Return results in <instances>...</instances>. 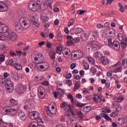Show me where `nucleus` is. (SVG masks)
<instances>
[{
    "instance_id": "6ab92c4d",
    "label": "nucleus",
    "mask_w": 127,
    "mask_h": 127,
    "mask_svg": "<svg viewBox=\"0 0 127 127\" xmlns=\"http://www.w3.org/2000/svg\"><path fill=\"white\" fill-rule=\"evenodd\" d=\"M6 65H10V66H13L14 64H13V60L10 59L7 60L6 62Z\"/></svg>"
},
{
    "instance_id": "dca6fc26",
    "label": "nucleus",
    "mask_w": 127,
    "mask_h": 127,
    "mask_svg": "<svg viewBox=\"0 0 127 127\" xmlns=\"http://www.w3.org/2000/svg\"><path fill=\"white\" fill-rule=\"evenodd\" d=\"M32 23L34 25H35V26H36L37 27H39V26H40V24H39V22L36 21L35 18L32 19Z\"/></svg>"
},
{
    "instance_id": "39448f33",
    "label": "nucleus",
    "mask_w": 127,
    "mask_h": 127,
    "mask_svg": "<svg viewBox=\"0 0 127 127\" xmlns=\"http://www.w3.org/2000/svg\"><path fill=\"white\" fill-rule=\"evenodd\" d=\"M108 45L116 51L120 50V43L117 41L112 42V38L108 39Z\"/></svg>"
},
{
    "instance_id": "4c0bfd02",
    "label": "nucleus",
    "mask_w": 127,
    "mask_h": 127,
    "mask_svg": "<svg viewBox=\"0 0 127 127\" xmlns=\"http://www.w3.org/2000/svg\"><path fill=\"white\" fill-rule=\"evenodd\" d=\"M85 12H87V11H85V10H81L80 9L77 11V13L78 14H80V15H82L85 13Z\"/></svg>"
},
{
    "instance_id": "338daca9",
    "label": "nucleus",
    "mask_w": 127,
    "mask_h": 127,
    "mask_svg": "<svg viewBox=\"0 0 127 127\" xmlns=\"http://www.w3.org/2000/svg\"><path fill=\"white\" fill-rule=\"evenodd\" d=\"M76 97L78 99H82V95L80 93L76 94Z\"/></svg>"
},
{
    "instance_id": "0eeeda50",
    "label": "nucleus",
    "mask_w": 127,
    "mask_h": 127,
    "mask_svg": "<svg viewBox=\"0 0 127 127\" xmlns=\"http://www.w3.org/2000/svg\"><path fill=\"white\" fill-rule=\"evenodd\" d=\"M62 109H67V111H68L69 114H71L73 111L71 108V105H68L66 102H63L60 106Z\"/></svg>"
},
{
    "instance_id": "864d4df0",
    "label": "nucleus",
    "mask_w": 127,
    "mask_h": 127,
    "mask_svg": "<svg viewBox=\"0 0 127 127\" xmlns=\"http://www.w3.org/2000/svg\"><path fill=\"white\" fill-rule=\"evenodd\" d=\"M64 116H65V117H68L69 118H70V114L69 113L68 110H67V111L64 113Z\"/></svg>"
},
{
    "instance_id": "f03ea898",
    "label": "nucleus",
    "mask_w": 127,
    "mask_h": 127,
    "mask_svg": "<svg viewBox=\"0 0 127 127\" xmlns=\"http://www.w3.org/2000/svg\"><path fill=\"white\" fill-rule=\"evenodd\" d=\"M10 103L13 104L14 105H12L6 109L5 112L6 114L10 115V116H15L18 111H19V106H18V102L14 99H11Z\"/></svg>"
},
{
    "instance_id": "b1692460",
    "label": "nucleus",
    "mask_w": 127,
    "mask_h": 127,
    "mask_svg": "<svg viewBox=\"0 0 127 127\" xmlns=\"http://www.w3.org/2000/svg\"><path fill=\"white\" fill-rule=\"evenodd\" d=\"M77 116L78 118H79L80 120H82L83 118H84V116L83 115V113H82V111H79L78 112H77Z\"/></svg>"
},
{
    "instance_id": "bf43d9fd",
    "label": "nucleus",
    "mask_w": 127,
    "mask_h": 127,
    "mask_svg": "<svg viewBox=\"0 0 127 127\" xmlns=\"http://www.w3.org/2000/svg\"><path fill=\"white\" fill-rule=\"evenodd\" d=\"M51 59L53 61L55 60V54L53 53V54L51 56Z\"/></svg>"
},
{
    "instance_id": "ea45409f",
    "label": "nucleus",
    "mask_w": 127,
    "mask_h": 127,
    "mask_svg": "<svg viewBox=\"0 0 127 127\" xmlns=\"http://www.w3.org/2000/svg\"><path fill=\"white\" fill-rule=\"evenodd\" d=\"M117 123L119 125H123L124 121H123V119H122V118H119L118 119Z\"/></svg>"
},
{
    "instance_id": "5fc2aeb1",
    "label": "nucleus",
    "mask_w": 127,
    "mask_h": 127,
    "mask_svg": "<svg viewBox=\"0 0 127 127\" xmlns=\"http://www.w3.org/2000/svg\"><path fill=\"white\" fill-rule=\"evenodd\" d=\"M71 77H72V74H71V73H69L66 75L65 78L66 79H70Z\"/></svg>"
},
{
    "instance_id": "774afa93",
    "label": "nucleus",
    "mask_w": 127,
    "mask_h": 127,
    "mask_svg": "<svg viewBox=\"0 0 127 127\" xmlns=\"http://www.w3.org/2000/svg\"><path fill=\"white\" fill-rule=\"evenodd\" d=\"M47 48H51V44L49 42L47 43Z\"/></svg>"
},
{
    "instance_id": "393cba45",
    "label": "nucleus",
    "mask_w": 127,
    "mask_h": 127,
    "mask_svg": "<svg viewBox=\"0 0 127 127\" xmlns=\"http://www.w3.org/2000/svg\"><path fill=\"white\" fill-rule=\"evenodd\" d=\"M41 20L43 22H44L45 21H47L48 20V18L47 16H44L43 14L41 15Z\"/></svg>"
},
{
    "instance_id": "79ce46f5",
    "label": "nucleus",
    "mask_w": 127,
    "mask_h": 127,
    "mask_svg": "<svg viewBox=\"0 0 127 127\" xmlns=\"http://www.w3.org/2000/svg\"><path fill=\"white\" fill-rule=\"evenodd\" d=\"M117 116H118V112H115L111 113L110 115L111 118H115V117H117Z\"/></svg>"
},
{
    "instance_id": "7c9ffc66",
    "label": "nucleus",
    "mask_w": 127,
    "mask_h": 127,
    "mask_svg": "<svg viewBox=\"0 0 127 127\" xmlns=\"http://www.w3.org/2000/svg\"><path fill=\"white\" fill-rule=\"evenodd\" d=\"M30 116H32L35 118H39L38 117V113L35 114V112H32L29 113Z\"/></svg>"
},
{
    "instance_id": "412c9836",
    "label": "nucleus",
    "mask_w": 127,
    "mask_h": 127,
    "mask_svg": "<svg viewBox=\"0 0 127 127\" xmlns=\"http://www.w3.org/2000/svg\"><path fill=\"white\" fill-rule=\"evenodd\" d=\"M67 99H69V100H71V102L72 103V104L74 103V97H73V95L69 93L67 95Z\"/></svg>"
},
{
    "instance_id": "de8ad7c7",
    "label": "nucleus",
    "mask_w": 127,
    "mask_h": 127,
    "mask_svg": "<svg viewBox=\"0 0 127 127\" xmlns=\"http://www.w3.org/2000/svg\"><path fill=\"white\" fill-rule=\"evenodd\" d=\"M13 76L14 79H16L18 77V73L17 72H12Z\"/></svg>"
},
{
    "instance_id": "c85d7f7f",
    "label": "nucleus",
    "mask_w": 127,
    "mask_h": 127,
    "mask_svg": "<svg viewBox=\"0 0 127 127\" xmlns=\"http://www.w3.org/2000/svg\"><path fill=\"white\" fill-rule=\"evenodd\" d=\"M77 54L78 58H82L83 57V53L80 50L76 51Z\"/></svg>"
},
{
    "instance_id": "473e14b6",
    "label": "nucleus",
    "mask_w": 127,
    "mask_h": 127,
    "mask_svg": "<svg viewBox=\"0 0 127 127\" xmlns=\"http://www.w3.org/2000/svg\"><path fill=\"white\" fill-rule=\"evenodd\" d=\"M83 32V29H82L80 27H77L75 29V32H76V33H81Z\"/></svg>"
},
{
    "instance_id": "c756f323",
    "label": "nucleus",
    "mask_w": 127,
    "mask_h": 127,
    "mask_svg": "<svg viewBox=\"0 0 127 127\" xmlns=\"http://www.w3.org/2000/svg\"><path fill=\"white\" fill-rule=\"evenodd\" d=\"M74 22H75V19H70L68 22V27H70V26H72V25L74 24Z\"/></svg>"
},
{
    "instance_id": "9b49d317",
    "label": "nucleus",
    "mask_w": 127,
    "mask_h": 127,
    "mask_svg": "<svg viewBox=\"0 0 127 127\" xmlns=\"http://www.w3.org/2000/svg\"><path fill=\"white\" fill-rule=\"evenodd\" d=\"M101 62L103 65H108L110 62V60L106 57H102L100 58Z\"/></svg>"
},
{
    "instance_id": "4468645a",
    "label": "nucleus",
    "mask_w": 127,
    "mask_h": 127,
    "mask_svg": "<svg viewBox=\"0 0 127 127\" xmlns=\"http://www.w3.org/2000/svg\"><path fill=\"white\" fill-rule=\"evenodd\" d=\"M80 39L82 41H87L88 40V35L86 33H83L81 35Z\"/></svg>"
},
{
    "instance_id": "6e6d98bb",
    "label": "nucleus",
    "mask_w": 127,
    "mask_h": 127,
    "mask_svg": "<svg viewBox=\"0 0 127 127\" xmlns=\"http://www.w3.org/2000/svg\"><path fill=\"white\" fill-rule=\"evenodd\" d=\"M118 102H121V101H124V100H125V98L123 97V96H119V98H118Z\"/></svg>"
},
{
    "instance_id": "4be33fe9",
    "label": "nucleus",
    "mask_w": 127,
    "mask_h": 127,
    "mask_svg": "<svg viewBox=\"0 0 127 127\" xmlns=\"http://www.w3.org/2000/svg\"><path fill=\"white\" fill-rule=\"evenodd\" d=\"M37 56L41 62H43V61H44V56H43L42 54H39L37 55Z\"/></svg>"
},
{
    "instance_id": "bb28decb",
    "label": "nucleus",
    "mask_w": 127,
    "mask_h": 127,
    "mask_svg": "<svg viewBox=\"0 0 127 127\" xmlns=\"http://www.w3.org/2000/svg\"><path fill=\"white\" fill-rule=\"evenodd\" d=\"M75 105L77 106L78 108H83V107H85L87 104H80L79 102H76L75 103Z\"/></svg>"
},
{
    "instance_id": "c9c22d12",
    "label": "nucleus",
    "mask_w": 127,
    "mask_h": 127,
    "mask_svg": "<svg viewBox=\"0 0 127 127\" xmlns=\"http://www.w3.org/2000/svg\"><path fill=\"white\" fill-rule=\"evenodd\" d=\"M87 58L89 62H91L92 64H95V60L94 59V58L91 57H87Z\"/></svg>"
},
{
    "instance_id": "cd10ccee",
    "label": "nucleus",
    "mask_w": 127,
    "mask_h": 127,
    "mask_svg": "<svg viewBox=\"0 0 127 127\" xmlns=\"http://www.w3.org/2000/svg\"><path fill=\"white\" fill-rule=\"evenodd\" d=\"M122 67H118L115 68L113 71L114 73H118L119 72H122Z\"/></svg>"
},
{
    "instance_id": "a878e982",
    "label": "nucleus",
    "mask_w": 127,
    "mask_h": 127,
    "mask_svg": "<svg viewBox=\"0 0 127 127\" xmlns=\"http://www.w3.org/2000/svg\"><path fill=\"white\" fill-rule=\"evenodd\" d=\"M80 87L81 85H80V83L76 82L74 87L73 90L75 91L76 90H78Z\"/></svg>"
},
{
    "instance_id": "c03bdc74",
    "label": "nucleus",
    "mask_w": 127,
    "mask_h": 127,
    "mask_svg": "<svg viewBox=\"0 0 127 127\" xmlns=\"http://www.w3.org/2000/svg\"><path fill=\"white\" fill-rule=\"evenodd\" d=\"M41 84H42V85H43V86H48V85H49V82H48V81H45L42 82Z\"/></svg>"
},
{
    "instance_id": "58836bf2",
    "label": "nucleus",
    "mask_w": 127,
    "mask_h": 127,
    "mask_svg": "<svg viewBox=\"0 0 127 127\" xmlns=\"http://www.w3.org/2000/svg\"><path fill=\"white\" fill-rule=\"evenodd\" d=\"M58 94L61 95L62 96L64 95V91L61 88L58 89Z\"/></svg>"
},
{
    "instance_id": "0e129e2a",
    "label": "nucleus",
    "mask_w": 127,
    "mask_h": 127,
    "mask_svg": "<svg viewBox=\"0 0 127 127\" xmlns=\"http://www.w3.org/2000/svg\"><path fill=\"white\" fill-rule=\"evenodd\" d=\"M74 79H75V80H79L80 79V75H73Z\"/></svg>"
},
{
    "instance_id": "8fccbe9b",
    "label": "nucleus",
    "mask_w": 127,
    "mask_h": 127,
    "mask_svg": "<svg viewBox=\"0 0 127 127\" xmlns=\"http://www.w3.org/2000/svg\"><path fill=\"white\" fill-rule=\"evenodd\" d=\"M112 74H113V71L112 70L109 71L107 73L108 77H111V76H112Z\"/></svg>"
},
{
    "instance_id": "f8f14e48",
    "label": "nucleus",
    "mask_w": 127,
    "mask_h": 127,
    "mask_svg": "<svg viewBox=\"0 0 127 127\" xmlns=\"http://www.w3.org/2000/svg\"><path fill=\"white\" fill-rule=\"evenodd\" d=\"M91 48L94 50H97V48L99 47V44L98 42L95 41H93L91 42Z\"/></svg>"
},
{
    "instance_id": "a19ab883",
    "label": "nucleus",
    "mask_w": 127,
    "mask_h": 127,
    "mask_svg": "<svg viewBox=\"0 0 127 127\" xmlns=\"http://www.w3.org/2000/svg\"><path fill=\"white\" fill-rule=\"evenodd\" d=\"M65 83L67 84H68L69 87H70V86L72 85V80H65Z\"/></svg>"
},
{
    "instance_id": "e433bc0d",
    "label": "nucleus",
    "mask_w": 127,
    "mask_h": 127,
    "mask_svg": "<svg viewBox=\"0 0 127 127\" xmlns=\"http://www.w3.org/2000/svg\"><path fill=\"white\" fill-rule=\"evenodd\" d=\"M121 45L122 46V49H125V48L127 46V43L123 41L121 42Z\"/></svg>"
},
{
    "instance_id": "13d9d810",
    "label": "nucleus",
    "mask_w": 127,
    "mask_h": 127,
    "mask_svg": "<svg viewBox=\"0 0 127 127\" xmlns=\"http://www.w3.org/2000/svg\"><path fill=\"white\" fill-rule=\"evenodd\" d=\"M92 36L93 37H94V38H95V37H97V36H98V33H97V32H94L92 33Z\"/></svg>"
},
{
    "instance_id": "6e6552de",
    "label": "nucleus",
    "mask_w": 127,
    "mask_h": 127,
    "mask_svg": "<svg viewBox=\"0 0 127 127\" xmlns=\"http://www.w3.org/2000/svg\"><path fill=\"white\" fill-rule=\"evenodd\" d=\"M26 88L22 84H19L18 86L15 88V91L18 94H21V93H24L25 92Z\"/></svg>"
},
{
    "instance_id": "680f3d73",
    "label": "nucleus",
    "mask_w": 127,
    "mask_h": 127,
    "mask_svg": "<svg viewBox=\"0 0 127 127\" xmlns=\"http://www.w3.org/2000/svg\"><path fill=\"white\" fill-rule=\"evenodd\" d=\"M31 102H32V101H31V100H30V99H28V100L26 101V104H28V105H29L30 106H31Z\"/></svg>"
},
{
    "instance_id": "a18cd8bd",
    "label": "nucleus",
    "mask_w": 127,
    "mask_h": 127,
    "mask_svg": "<svg viewBox=\"0 0 127 127\" xmlns=\"http://www.w3.org/2000/svg\"><path fill=\"white\" fill-rule=\"evenodd\" d=\"M5 58V57H4L3 55H0V61L1 62H3V61H4Z\"/></svg>"
},
{
    "instance_id": "09e8293b",
    "label": "nucleus",
    "mask_w": 127,
    "mask_h": 127,
    "mask_svg": "<svg viewBox=\"0 0 127 127\" xmlns=\"http://www.w3.org/2000/svg\"><path fill=\"white\" fill-rule=\"evenodd\" d=\"M8 76H9V74L8 73L4 72L3 73L4 79H6V78H7V77H8Z\"/></svg>"
},
{
    "instance_id": "aec40b11",
    "label": "nucleus",
    "mask_w": 127,
    "mask_h": 127,
    "mask_svg": "<svg viewBox=\"0 0 127 127\" xmlns=\"http://www.w3.org/2000/svg\"><path fill=\"white\" fill-rule=\"evenodd\" d=\"M82 62L83 63V65L84 68L88 70L89 69V68H90V66H89V64L87 62V61L85 60H83Z\"/></svg>"
},
{
    "instance_id": "a211bd4d",
    "label": "nucleus",
    "mask_w": 127,
    "mask_h": 127,
    "mask_svg": "<svg viewBox=\"0 0 127 127\" xmlns=\"http://www.w3.org/2000/svg\"><path fill=\"white\" fill-rule=\"evenodd\" d=\"M13 66H15L17 70H21L22 69V66L18 63H14Z\"/></svg>"
},
{
    "instance_id": "3c124183",
    "label": "nucleus",
    "mask_w": 127,
    "mask_h": 127,
    "mask_svg": "<svg viewBox=\"0 0 127 127\" xmlns=\"http://www.w3.org/2000/svg\"><path fill=\"white\" fill-rule=\"evenodd\" d=\"M75 67H76V64L75 63H72L70 65V69H71L72 70H73V69H74Z\"/></svg>"
},
{
    "instance_id": "9d476101",
    "label": "nucleus",
    "mask_w": 127,
    "mask_h": 127,
    "mask_svg": "<svg viewBox=\"0 0 127 127\" xmlns=\"http://www.w3.org/2000/svg\"><path fill=\"white\" fill-rule=\"evenodd\" d=\"M5 87L8 93H11L13 91V85L11 83H5Z\"/></svg>"
},
{
    "instance_id": "f704fd0d",
    "label": "nucleus",
    "mask_w": 127,
    "mask_h": 127,
    "mask_svg": "<svg viewBox=\"0 0 127 127\" xmlns=\"http://www.w3.org/2000/svg\"><path fill=\"white\" fill-rule=\"evenodd\" d=\"M118 39L119 40H120V41H123V40H124V37L122 34L120 33L118 35Z\"/></svg>"
},
{
    "instance_id": "49530a36",
    "label": "nucleus",
    "mask_w": 127,
    "mask_h": 127,
    "mask_svg": "<svg viewBox=\"0 0 127 127\" xmlns=\"http://www.w3.org/2000/svg\"><path fill=\"white\" fill-rule=\"evenodd\" d=\"M16 52L17 56H18L19 57H20L21 56V55L22 54V52H21V51H18L16 50Z\"/></svg>"
},
{
    "instance_id": "423d86ee",
    "label": "nucleus",
    "mask_w": 127,
    "mask_h": 127,
    "mask_svg": "<svg viewBox=\"0 0 127 127\" xmlns=\"http://www.w3.org/2000/svg\"><path fill=\"white\" fill-rule=\"evenodd\" d=\"M39 7L33 0L30 1L28 4V8L32 11H37L39 9Z\"/></svg>"
},
{
    "instance_id": "2eb2a0df",
    "label": "nucleus",
    "mask_w": 127,
    "mask_h": 127,
    "mask_svg": "<svg viewBox=\"0 0 127 127\" xmlns=\"http://www.w3.org/2000/svg\"><path fill=\"white\" fill-rule=\"evenodd\" d=\"M95 56L94 57L95 58H96V59H101V58L102 57V53L100 52H97L96 53H95Z\"/></svg>"
},
{
    "instance_id": "7ed1b4c3",
    "label": "nucleus",
    "mask_w": 127,
    "mask_h": 127,
    "mask_svg": "<svg viewBox=\"0 0 127 127\" xmlns=\"http://www.w3.org/2000/svg\"><path fill=\"white\" fill-rule=\"evenodd\" d=\"M19 24L15 25V30L18 32V33H21L23 29H26L28 28L29 26V22L26 18L24 17H21L19 19ZM20 24V25H19Z\"/></svg>"
},
{
    "instance_id": "1a4fd4ad",
    "label": "nucleus",
    "mask_w": 127,
    "mask_h": 127,
    "mask_svg": "<svg viewBox=\"0 0 127 127\" xmlns=\"http://www.w3.org/2000/svg\"><path fill=\"white\" fill-rule=\"evenodd\" d=\"M8 10L7 4L4 2H0V12L1 11H6Z\"/></svg>"
},
{
    "instance_id": "37998d69",
    "label": "nucleus",
    "mask_w": 127,
    "mask_h": 127,
    "mask_svg": "<svg viewBox=\"0 0 127 127\" xmlns=\"http://www.w3.org/2000/svg\"><path fill=\"white\" fill-rule=\"evenodd\" d=\"M72 40L74 41V42L75 43H78V42H79V41H80V38H74L73 39H72Z\"/></svg>"
},
{
    "instance_id": "5701e85b",
    "label": "nucleus",
    "mask_w": 127,
    "mask_h": 127,
    "mask_svg": "<svg viewBox=\"0 0 127 127\" xmlns=\"http://www.w3.org/2000/svg\"><path fill=\"white\" fill-rule=\"evenodd\" d=\"M29 118L31 120H38L39 123H41V118L40 117H34V116L29 115Z\"/></svg>"
},
{
    "instance_id": "e2e57ef3",
    "label": "nucleus",
    "mask_w": 127,
    "mask_h": 127,
    "mask_svg": "<svg viewBox=\"0 0 127 127\" xmlns=\"http://www.w3.org/2000/svg\"><path fill=\"white\" fill-rule=\"evenodd\" d=\"M97 27L98 28H103L104 27V25H102V24L99 23V24H97Z\"/></svg>"
},
{
    "instance_id": "ddd939ff",
    "label": "nucleus",
    "mask_w": 127,
    "mask_h": 127,
    "mask_svg": "<svg viewBox=\"0 0 127 127\" xmlns=\"http://www.w3.org/2000/svg\"><path fill=\"white\" fill-rule=\"evenodd\" d=\"M18 116L22 121H25V120H26V116L25 115V113H24V112L20 111L18 113Z\"/></svg>"
},
{
    "instance_id": "69168bd1",
    "label": "nucleus",
    "mask_w": 127,
    "mask_h": 127,
    "mask_svg": "<svg viewBox=\"0 0 127 127\" xmlns=\"http://www.w3.org/2000/svg\"><path fill=\"white\" fill-rule=\"evenodd\" d=\"M35 2L37 5H38L40 7V3H41L40 0H37V2Z\"/></svg>"
},
{
    "instance_id": "4d7b16f0",
    "label": "nucleus",
    "mask_w": 127,
    "mask_h": 127,
    "mask_svg": "<svg viewBox=\"0 0 127 127\" xmlns=\"http://www.w3.org/2000/svg\"><path fill=\"white\" fill-rule=\"evenodd\" d=\"M61 48H60V47H57V48H56V53H61Z\"/></svg>"
},
{
    "instance_id": "72a5a7b5",
    "label": "nucleus",
    "mask_w": 127,
    "mask_h": 127,
    "mask_svg": "<svg viewBox=\"0 0 127 127\" xmlns=\"http://www.w3.org/2000/svg\"><path fill=\"white\" fill-rule=\"evenodd\" d=\"M73 44H74V42L73 41V40H67L66 42V45H67V46H71V45H73Z\"/></svg>"
},
{
    "instance_id": "2f4dec72",
    "label": "nucleus",
    "mask_w": 127,
    "mask_h": 127,
    "mask_svg": "<svg viewBox=\"0 0 127 127\" xmlns=\"http://www.w3.org/2000/svg\"><path fill=\"white\" fill-rule=\"evenodd\" d=\"M52 2H53V0H47L46 3L47 6H51Z\"/></svg>"
},
{
    "instance_id": "603ef678",
    "label": "nucleus",
    "mask_w": 127,
    "mask_h": 127,
    "mask_svg": "<svg viewBox=\"0 0 127 127\" xmlns=\"http://www.w3.org/2000/svg\"><path fill=\"white\" fill-rule=\"evenodd\" d=\"M10 55L12 57H16V54H15V53H14L13 52H11L10 53Z\"/></svg>"
},
{
    "instance_id": "20e7f679",
    "label": "nucleus",
    "mask_w": 127,
    "mask_h": 127,
    "mask_svg": "<svg viewBox=\"0 0 127 127\" xmlns=\"http://www.w3.org/2000/svg\"><path fill=\"white\" fill-rule=\"evenodd\" d=\"M103 113L101 114L102 118H104L108 122H112V118L108 116V115L106 113L110 114L111 113V109L108 107H104L102 109Z\"/></svg>"
},
{
    "instance_id": "f3484780",
    "label": "nucleus",
    "mask_w": 127,
    "mask_h": 127,
    "mask_svg": "<svg viewBox=\"0 0 127 127\" xmlns=\"http://www.w3.org/2000/svg\"><path fill=\"white\" fill-rule=\"evenodd\" d=\"M91 111V106H86L83 109H82V112L83 113H89Z\"/></svg>"
},
{
    "instance_id": "052dcab7",
    "label": "nucleus",
    "mask_w": 127,
    "mask_h": 127,
    "mask_svg": "<svg viewBox=\"0 0 127 127\" xmlns=\"http://www.w3.org/2000/svg\"><path fill=\"white\" fill-rule=\"evenodd\" d=\"M121 64H122V63L121 62H118L117 64H116L114 65V67H115V68H117L118 66H120V65H121Z\"/></svg>"
},
{
    "instance_id": "f257e3e1",
    "label": "nucleus",
    "mask_w": 127,
    "mask_h": 127,
    "mask_svg": "<svg viewBox=\"0 0 127 127\" xmlns=\"http://www.w3.org/2000/svg\"><path fill=\"white\" fill-rule=\"evenodd\" d=\"M0 33H4V36L8 41H15L17 39V35L12 30H8V26L6 24L0 25Z\"/></svg>"
}]
</instances>
